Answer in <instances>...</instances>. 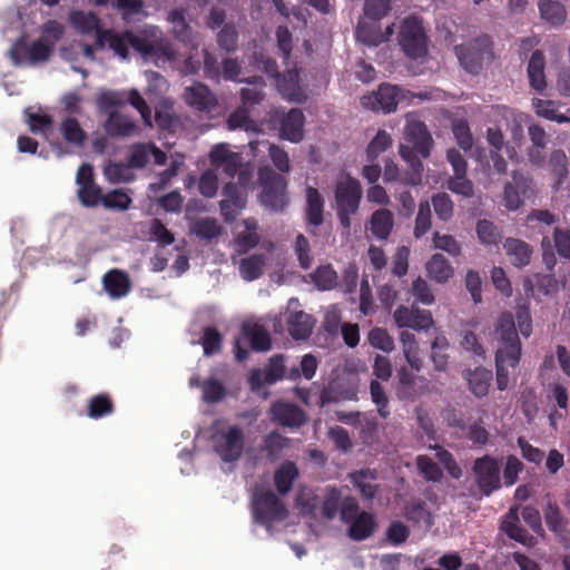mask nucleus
<instances>
[{
  "label": "nucleus",
  "mask_w": 570,
  "mask_h": 570,
  "mask_svg": "<svg viewBox=\"0 0 570 570\" xmlns=\"http://www.w3.org/2000/svg\"><path fill=\"white\" fill-rule=\"evenodd\" d=\"M303 124H305V117L302 111L299 109H291L281 119V137L291 142H299L303 138Z\"/></svg>",
  "instance_id": "obj_28"
},
{
  "label": "nucleus",
  "mask_w": 570,
  "mask_h": 570,
  "mask_svg": "<svg viewBox=\"0 0 570 570\" xmlns=\"http://www.w3.org/2000/svg\"><path fill=\"white\" fill-rule=\"evenodd\" d=\"M147 81V95L151 98H158L168 90V81L164 76L156 71H146L144 73Z\"/></svg>",
  "instance_id": "obj_61"
},
{
  "label": "nucleus",
  "mask_w": 570,
  "mask_h": 570,
  "mask_svg": "<svg viewBox=\"0 0 570 570\" xmlns=\"http://www.w3.org/2000/svg\"><path fill=\"white\" fill-rule=\"evenodd\" d=\"M151 157L158 165H164L166 161V155L154 144H137L131 147L129 165L131 168H141Z\"/></svg>",
  "instance_id": "obj_31"
},
{
  "label": "nucleus",
  "mask_w": 570,
  "mask_h": 570,
  "mask_svg": "<svg viewBox=\"0 0 570 570\" xmlns=\"http://www.w3.org/2000/svg\"><path fill=\"white\" fill-rule=\"evenodd\" d=\"M456 55L462 67L471 73H476L481 68L483 52L472 49L470 45H458Z\"/></svg>",
  "instance_id": "obj_42"
},
{
  "label": "nucleus",
  "mask_w": 570,
  "mask_h": 570,
  "mask_svg": "<svg viewBox=\"0 0 570 570\" xmlns=\"http://www.w3.org/2000/svg\"><path fill=\"white\" fill-rule=\"evenodd\" d=\"M61 134H63L66 141L76 146H81L85 139V132L73 118H67L61 122Z\"/></svg>",
  "instance_id": "obj_64"
},
{
  "label": "nucleus",
  "mask_w": 570,
  "mask_h": 570,
  "mask_svg": "<svg viewBox=\"0 0 570 570\" xmlns=\"http://www.w3.org/2000/svg\"><path fill=\"white\" fill-rule=\"evenodd\" d=\"M432 137L426 130L425 124L409 115L405 118L404 142L400 145V155L415 171L421 168L420 158L431 155Z\"/></svg>",
  "instance_id": "obj_4"
},
{
  "label": "nucleus",
  "mask_w": 570,
  "mask_h": 570,
  "mask_svg": "<svg viewBox=\"0 0 570 570\" xmlns=\"http://www.w3.org/2000/svg\"><path fill=\"white\" fill-rule=\"evenodd\" d=\"M311 278L317 289H333L337 285V273L330 265L317 267L316 272L312 273Z\"/></svg>",
  "instance_id": "obj_50"
},
{
  "label": "nucleus",
  "mask_w": 570,
  "mask_h": 570,
  "mask_svg": "<svg viewBox=\"0 0 570 570\" xmlns=\"http://www.w3.org/2000/svg\"><path fill=\"white\" fill-rule=\"evenodd\" d=\"M284 376V360L279 356H273L266 367L253 370L249 376L250 389L261 393L267 384H273Z\"/></svg>",
  "instance_id": "obj_18"
},
{
  "label": "nucleus",
  "mask_w": 570,
  "mask_h": 570,
  "mask_svg": "<svg viewBox=\"0 0 570 570\" xmlns=\"http://www.w3.org/2000/svg\"><path fill=\"white\" fill-rule=\"evenodd\" d=\"M531 188L525 176L513 173L512 183L505 185L503 190V204L509 210H518L523 205L524 199L529 198Z\"/></svg>",
  "instance_id": "obj_21"
},
{
  "label": "nucleus",
  "mask_w": 570,
  "mask_h": 570,
  "mask_svg": "<svg viewBox=\"0 0 570 570\" xmlns=\"http://www.w3.org/2000/svg\"><path fill=\"white\" fill-rule=\"evenodd\" d=\"M252 517L253 523L266 528L271 533L275 524L285 520L286 510L274 493L256 491L252 501Z\"/></svg>",
  "instance_id": "obj_5"
},
{
  "label": "nucleus",
  "mask_w": 570,
  "mask_h": 570,
  "mask_svg": "<svg viewBox=\"0 0 570 570\" xmlns=\"http://www.w3.org/2000/svg\"><path fill=\"white\" fill-rule=\"evenodd\" d=\"M362 196L361 184L348 175L338 177L334 198H336L337 208L345 210H357L360 208Z\"/></svg>",
  "instance_id": "obj_13"
},
{
  "label": "nucleus",
  "mask_w": 570,
  "mask_h": 570,
  "mask_svg": "<svg viewBox=\"0 0 570 570\" xmlns=\"http://www.w3.org/2000/svg\"><path fill=\"white\" fill-rule=\"evenodd\" d=\"M249 149L253 157H257V155L264 150L268 151L269 159H272L279 173L289 171L288 154H286L283 148L269 144L268 140H250Z\"/></svg>",
  "instance_id": "obj_27"
},
{
  "label": "nucleus",
  "mask_w": 570,
  "mask_h": 570,
  "mask_svg": "<svg viewBox=\"0 0 570 570\" xmlns=\"http://www.w3.org/2000/svg\"><path fill=\"white\" fill-rule=\"evenodd\" d=\"M313 318L311 315L301 311L299 301L289 298L287 305V325L291 336L295 340H306L311 336L313 328Z\"/></svg>",
  "instance_id": "obj_15"
},
{
  "label": "nucleus",
  "mask_w": 570,
  "mask_h": 570,
  "mask_svg": "<svg viewBox=\"0 0 570 570\" xmlns=\"http://www.w3.org/2000/svg\"><path fill=\"white\" fill-rule=\"evenodd\" d=\"M110 49L121 60H126L130 49L140 53L146 62L158 67L165 66L176 58L170 40L159 27L146 24L136 31H108L98 36V49Z\"/></svg>",
  "instance_id": "obj_1"
},
{
  "label": "nucleus",
  "mask_w": 570,
  "mask_h": 570,
  "mask_svg": "<svg viewBox=\"0 0 570 570\" xmlns=\"http://www.w3.org/2000/svg\"><path fill=\"white\" fill-rule=\"evenodd\" d=\"M228 128L230 130L243 129L247 132L256 130V125L248 118L246 106H240L229 115Z\"/></svg>",
  "instance_id": "obj_57"
},
{
  "label": "nucleus",
  "mask_w": 570,
  "mask_h": 570,
  "mask_svg": "<svg viewBox=\"0 0 570 570\" xmlns=\"http://www.w3.org/2000/svg\"><path fill=\"white\" fill-rule=\"evenodd\" d=\"M76 181L78 185L77 195L81 204L86 206H96L101 198L100 188L94 183L92 167L88 164H82L78 168Z\"/></svg>",
  "instance_id": "obj_19"
},
{
  "label": "nucleus",
  "mask_w": 570,
  "mask_h": 570,
  "mask_svg": "<svg viewBox=\"0 0 570 570\" xmlns=\"http://www.w3.org/2000/svg\"><path fill=\"white\" fill-rule=\"evenodd\" d=\"M413 98V94L397 85L383 83L379 86L376 91L363 96L361 98V105L373 111L390 114L397 108V105L410 101Z\"/></svg>",
  "instance_id": "obj_7"
},
{
  "label": "nucleus",
  "mask_w": 570,
  "mask_h": 570,
  "mask_svg": "<svg viewBox=\"0 0 570 570\" xmlns=\"http://www.w3.org/2000/svg\"><path fill=\"white\" fill-rule=\"evenodd\" d=\"M464 377L469 383L470 392L476 397H483L491 385L492 371L479 366L472 371H465Z\"/></svg>",
  "instance_id": "obj_35"
},
{
  "label": "nucleus",
  "mask_w": 570,
  "mask_h": 570,
  "mask_svg": "<svg viewBox=\"0 0 570 570\" xmlns=\"http://www.w3.org/2000/svg\"><path fill=\"white\" fill-rule=\"evenodd\" d=\"M342 520L348 524L350 538L356 541L370 538L376 525L372 514L357 511L356 501L351 498L344 499Z\"/></svg>",
  "instance_id": "obj_10"
},
{
  "label": "nucleus",
  "mask_w": 570,
  "mask_h": 570,
  "mask_svg": "<svg viewBox=\"0 0 570 570\" xmlns=\"http://www.w3.org/2000/svg\"><path fill=\"white\" fill-rule=\"evenodd\" d=\"M185 102L198 111L210 112L217 106V98L207 86L195 83L185 89Z\"/></svg>",
  "instance_id": "obj_23"
},
{
  "label": "nucleus",
  "mask_w": 570,
  "mask_h": 570,
  "mask_svg": "<svg viewBox=\"0 0 570 570\" xmlns=\"http://www.w3.org/2000/svg\"><path fill=\"white\" fill-rule=\"evenodd\" d=\"M393 33V28L387 27L385 31L379 28L377 22L366 21V19H360L358 27H356V39L360 42L374 47L382 42L387 41L389 37Z\"/></svg>",
  "instance_id": "obj_25"
},
{
  "label": "nucleus",
  "mask_w": 570,
  "mask_h": 570,
  "mask_svg": "<svg viewBox=\"0 0 570 570\" xmlns=\"http://www.w3.org/2000/svg\"><path fill=\"white\" fill-rule=\"evenodd\" d=\"M533 107L537 116L543 117L548 120L556 121L558 124H563L570 121L568 117L558 111L556 102L543 99H534Z\"/></svg>",
  "instance_id": "obj_48"
},
{
  "label": "nucleus",
  "mask_w": 570,
  "mask_h": 570,
  "mask_svg": "<svg viewBox=\"0 0 570 570\" xmlns=\"http://www.w3.org/2000/svg\"><path fill=\"white\" fill-rule=\"evenodd\" d=\"M126 102H130L140 112L144 124L150 125V109L136 89L129 91L102 90L98 94L97 104L100 111L109 112L105 129L110 136L132 137L138 132V128L130 117L114 110Z\"/></svg>",
  "instance_id": "obj_2"
},
{
  "label": "nucleus",
  "mask_w": 570,
  "mask_h": 570,
  "mask_svg": "<svg viewBox=\"0 0 570 570\" xmlns=\"http://www.w3.org/2000/svg\"><path fill=\"white\" fill-rule=\"evenodd\" d=\"M259 237L257 235V222L255 218H245L236 225L234 239V250L238 255H244L247 250L257 246Z\"/></svg>",
  "instance_id": "obj_22"
},
{
  "label": "nucleus",
  "mask_w": 570,
  "mask_h": 570,
  "mask_svg": "<svg viewBox=\"0 0 570 570\" xmlns=\"http://www.w3.org/2000/svg\"><path fill=\"white\" fill-rule=\"evenodd\" d=\"M246 346L261 352L269 350V335L261 323L249 320L242 324V335L235 340V357L237 361L243 362L246 360Z\"/></svg>",
  "instance_id": "obj_9"
},
{
  "label": "nucleus",
  "mask_w": 570,
  "mask_h": 570,
  "mask_svg": "<svg viewBox=\"0 0 570 570\" xmlns=\"http://www.w3.org/2000/svg\"><path fill=\"white\" fill-rule=\"evenodd\" d=\"M390 11L389 0H366L364 16L360 20L379 22Z\"/></svg>",
  "instance_id": "obj_54"
},
{
  "label": "nucleus",
  "mask_w": 570,
  "mask_h": 570,
  "mask_svg": "<svg viewBox=\"0 0 570 570\" xmlns=\"http://www.w3.org/2000/svg\"><path fill=\"white\" fill-rule=\"evenodd\" d=\"M344 500H341V494L337 489L328 488L326 491L325 500L322 504V513L326 519L332 520L337 515L338 511H343Z\"/></svg>",
  "instance_id": "obj_53"
},
{
  "label": "nucleus",
  "mask_w": 570,
  "mask_h": 570,
  "mask_svg": "<svg viewBox=\"0 0 570 570\" xmlns=\"http://www.w3.org/2000/svg\"><path fill=\"white\" fill-rule=\"evenodd\" d=\"M400 343H402L404 360L409 363L411 371L420 372L422 360L414 334L407 331L400 333Z\"/></svg>",
  "instance_id": "obj_41"
},
{
  "label": "nucleus",
  "mask_w": 570,
  "mask_h": 570,
  "mask_svg": "<svg viewBox=\"0 0 570 570\" xmlns=\"http://www.w3.org/2000/svg\"><path fill=\"white\" fill-rule=\"evenodd\" d=\"M502 246L503 250H505L509 263L515 267L524 268L530 264L532 247L525 242L519 238L508 237L503 240Z\"/></svg>",
  "instance_id": "obj_26"
},
{
  "label": "nucleus",
  "mask_w": 570,
  "mask_h": 570,
  "mask_svg": "<svg viewBox=\"0 0 570 570\" xmlns=\"http://www.w3.org/2000/svg\"><path fill=\"white\" fill-rule=\"evenodd\" d=\"M191 233L203 239H213L218 237L220 227L214 218H198L191 223Z\"/></svg>",
  "instance_id": "obj_52"
},
{
  "label": "nucleus",
  "mask_w": 570,
  "mask_h": 570,
  "mask_svg": "<svg viewBox=\"0 0 570 570\" xmlns=\"http://www.w3.org/2000/svg\"><path fill=\"white\" fill-rule=\"evenodd\" d=\"M269 413H272V420L284 428L299 429L306 423L305 412L289 402L277 401L272 405Z\"/></svg>",
  "instance_id": "obj_20"
},
{
  "label": "nucleus",
  "mask_w": 570,
  "mask_h": 570,
  "mask_svg": "<svg viewBox=\"0 0 570 570\" xmlns=\"http://www.w3.org/2000/svg\"><path fill=\"white\" fill-rule=\"evenodd\" d=\"M353 483L364 498H373L376 492V473L373 470L356 471L351 474Z\"/></svg>",
  "instance_id": "obj_46"
},
{
  "label": "nucleus",
  "mask_w": 570,
  "mask_h": 570,
  "mask_svg": "<svg viewBox=\"0 0 570 570\" xmlns=\"http://www.w3.org/2000/svg\"><path fill=\"white\" fill-rule=\"evenodd\" d=\"M99 203L110 209L126 210L130 206L131 199L126 193L116 189L100 197Z\"/></svg>",
  "instance_id": "obj_60"
},
{
  "label": "nucleus",
  "mask_w": 570,
  "mask_h": 570,
  "mask_svg": "<svg viewBox=\"0 0 570 570\" xmlns=\"http://www.w3.org/2000/svg\"><path fill=\"white\" fill-rule=\"evenodd\" d=\"M266 254H252L239 259V274L244 281H256L263 275V269L266 267Z\"/></svg>",
  "instance_id": "obj_36"
},
{
  "label": "nucleus",
  "mask_w": 570,
  "mask_h": 570,
  "mask_svg": "<svg viewBox=\"0 0 570 570\" xmlns=\"http://www.w3.org/2000/svg\"><path fill=\"white\" fill-rule=\"evenodd\" d=\"M104 288L111 298H120L130 293V278L118 269L110 271L104 275Z\"/></svg>",
  "instance_id": "obj_32"
},
{
  "label": "nucleus",
  "mask_w": 570,
  "mask_h": 570,
  "mask_svg": "<svg viewBox=\"0 0 570 570\" xmlns=\"http://www.w3.org/2000/svg\"><path fill=\"white\" fill-rule=\"evenodd\" d=\"M168 21L171 24V32H174L176 39L193 47L198 46L196 38L193 36L191 28L186 23L185 14L181 10L169 12Z\"/></svg>",
  "instance_id": "obj_37"
},
{
  "label": "nucleus",
  "mask_w": 570,
  "mask_h": 570,
  "mask_svg": "<svg viewBox=\"0 0 570 570\" xmlns=\"http://www.w3.org/2000/svg\"><path fill=\"white\" fill-rule=\"evenodd\" d=\"M501 110L502 116L505 117L509 122V128H511L514 144H519L523 139V126L529 120V116L507 107H502Z\"/></svg>",
  "instance_id": "obj_45"
},
{
  "label": "nucleus",
  "mask_w": 570,
  "mask_h": 570,
  "mask_svg": "<svg viewBox=\"0 0 570 570\" xmlns=\"http://www.w3.org/2000/svg\"><path fill=\"white\" fill-rule=\"evenodd\" d=\"M544 67V55L541 53V51L535 50L531 53V58L529 60L528 76L531 89L540 94L546 90L547 87Z\"/></svg>",
  "instance_id": "obj_33"
},
{
  "label": "nucleus",
  "mask_w": 570,
  "mask_h": 570,
  "mask_svg": "<svg viewBox=\"0 0 570 570\" xmlns=\"http://www.w3.org/2000/svg\"><path fill=\"white\" fill-rule=\"evenodd\" d=\"M323 197L317 189L306 188V219L312 226H320L323 223Z\"/></svg>",
  "instance_id": "obj_39"
},
{
  "label": "nucleus",
  "mask_w": 570,
  "mask_h": 570,
  "mask_svg": "<svg viewBox=\"0 0 570 570\" xmlns=\"http://www.w3.org/2000/svg\"><path fill=\"white\" fill-rule=\"evenodd\" d=\"M540 17L547 23L552 26H560L567 20V10L561 2L556 0H539Z\"/></svg>",
  "instance_id": "obj_40"
},
{
  "label": "nucleus",
  "mask_w": 570,
  "mask_h": 570,
  "mask_svg": "<svg viewBox=\"0 0 570 570\" xmlns=\"http://www.w3.org/2000/svg\"><path fill=\"white\" fill-rule=\"evenodd\" d=\"M279 95L293 102H302L306 98L299 80V72L296 69H288L287 73L277 81Z\"/></svg>",
  "instance_id": "obj_29"
},
{
  "label": "nucleus",
  "mask_w": 570,
  "mask_h": 570,
  "mask_svg": "<svg viewBox=\"0 0 570 570\" xmlns=\"http://www.w3.org/2000/svg\"><path fill=\"white\" fill-rule=\"evenodd\" d=\"M367 342H370L372 347L385 353H390L394 350L393 337L381 327H375L370 332V335H367Z\"/></svg>",
  "instance_id": "obj_59"
},
{
  "label": "nucleus",
  "mask_w": 570,
  "mask_h": 570,
  "mask_svg": "<svg viewBox=\"0 0 570 570\" xmlns=\"http://www.w3.org/2000/svg\"><path fill=\"white\" fill-rule=\"evenodd\" d=\"M53 47V45H48L39 40L28 45L27 41L21 38L12 45L10 58L16 66H32L47 61Z\"/></svg>",
  "instance_id": "obj_12"
},
{
  "label": "nucleus",
  "mask_w": 570,
  "mask_h": 570,
  "mask_svg": "<svg viewBox=\"0 0 570 570\" xmlns=\"http://www.w3.org/2000/svg\"><path fill=\"white\" fill-rule=\"evenodd\" d=\"M70 24L72 29L82 33V35H96V48L98 49V36L100 33H105L108 30H102L99 28V19L97 14L91 12H86L81 10H76L70 13L69 17Z\"/></svg>",
  "instance_id": "obj_30"
},
{
  "label": "nucleus",
  "mask_w": 570,
  "mask_h": 570,
  "mask_svg": "<svg viewBox=\"0 0 570 570\" xmlns=\"http://www.w3.org/2000/svg\"><path fill=\"white\" fill-rule=\"evenodd\" d=\"M399 45L406 56L419 59L426 53V37L421 22L415 17L403 20L399 31Z\"/></svg>",
  "instance_id": "obj_11"
},
{
  "label": "nucleus",
  "mask_w": 570,
  "mask_h": 570,
  "mask_svg": "<svg viewBox=\"0 0 570 570\" xmlns=\"http://www.w3.org/2000/svg\"><path fill=\"white\" fill-rule=\"evenodd\" d=\"M394 322L400 328H413L415 331L429 330L432 327V314L428 309H420L400 305L393 313Z\"/></svg>",
  "instance_id": "obj_14"
},
{
  "label": "nucleus",
  "mask_w": 570,
  "mask_h": 570,
  "mask_svg": "<svg viewBox=\"0 0 570 570\" xmlns=\"http://www.w3.org/2000/svg\"><path fill=\"white\" fill-rule=\"evenodd\" d=\"M297 469L294 463L287 462L278 468L276 474H274V481L279 493H288L292 483L296 479Z\"/></svg>",
  "instance_id": "obj_49"
},
{
  "label": "nucleus",
  "mask_w": 570,
  "mask_h": 570,
  "mask_svg": "<svg viewBox=\"0 0 570 570\" xmlns=\"http://www.w3.org/2000/svg\"><path fill=\"white\" fill-rule=\"evenodd\" d=\"M393 225V214L390 209L381 208L371 215L370 226H367V228H370L372 236L376 237V239L384 240L389 237Z\"/></svg>",
  "instance_id": "obj_34"
},
{
  "label": "nucleus",
  "mask_w": 570,
  "mask_h": 570,
  "mask_svg": "<svg viewBox=\"0 0 570 570\" xmlns=\"http://www.w3.org/2000/svg\"><path fill=\"white\" fill-rule=\"evenodd\" d=\"M431 228V205L429 202H422L419 206V214L415 217L414 237L424 236Z\"/></svg>",
  "instance_id": "obj_62"
},
{
  "label": "nucleus",
  "mask_w": 570,
  "mask_h": 570,
  "mask_svg": "<svg viewBox=\"0 0 570 570\" xmlns=\"http://www.w3.org/2000/svg\"><path fill=\"white\" fill-rule=\"evenodd\" d=\"M452 132L460 148L464 151L471 150L474 140L472 139L469 124L464 119L458 118L452 121Z\"/></svg>",
  "instance_id": "obj_51"
},
{
  "label": "nucleus",
  "mask_w": 570,
  "mask_h": 570,
  "mask_svg": "<svg viewBox=\"0 0 570 570\" xmlns=\"http://www.w3.org/2000/svg\"><path fill=\"white\" fill-rule=\"evenodd\" d=\"M432 206H434L438 219L448 222L453 216V202H451L446 193H438L432 197Z\"/></svg>",
  "instance_id": "obj_63"
},
{
  "label": "nucleus",
  "mask_w": 570,
  "mask_h": 570,
  "mask_svg": "<svg viewBox=\"0 0 570 570\" xmlns=\"http://www.w3.org/2000/svg\"><path fill=\"white\" fill-rule=\"evenodd\" d=\"M405 517H407L409 521L420 524L425 529H430L432 525L431 514L421 501L411 502L407 510H405Z\"/></svg>",
  "instance_id": "obj_56"
},
{
  "label": "nucleus",
  "mask_w": 570,
  "mask_h": 570,
  "mask_svg": "<svg viewBox=\"0 0 570 570\" xmlns=\"http://www.w3.org/2000/svg\"><path fill=\"white\" fill-rule=\"evenodd\" d=\"M209 163L214 170H223L225 175L234 177L242 165V156L239 153L229 148L228 144H218L213 146L208 154Z\"/></svg>",
  "instance_id": "obj_16"
},
{
  "label": "nucleus",
  "mask_w": 570,
  "mask_h": 570,
  "mask_svg": "<svg viewBox=\"0 0 570 570\" xmlns=\"http://www.w3.org/2000/svg\"><path fill=\"white\" fill-rule=\"evenodd\" d=\"M131 168L130 165L110 163L105 167L104 174L110 183H127L132 180Z\"/></svg>",
  "instance_id": "obj_55"
},
{
  "label": "nucleus",
  "mask_w": 570,
  "mask_h": 570,
  "mask_svg": "<svg viewBox=\"0 0 570 570\" xmlns=\"http://www.w3.org/2000/svg\"><path fill=\"white\" fill-rule=\"evenodd\" d=\"M474 473L482 493L489 495L499 488V465L495 460L488 456L476 459Z\"/></svg>",
  "instance_id": "obj_17"
},
{
  "label": "nucleus",
  "mask_w": 570,
  "mask_h": 570,
  "mask_svg": "<svg viewBox=\"0 0 570 570\" xmlns=\"http://www.w3.org/2000/svg\"><path fill=\"white\" fill-rule=\"evenodd\" d=\"M497 336V386L503 391L508 389L510 371L518 366L521 347L511 313H503L498 320Z\"/></svg>",
  "instance_id": "obj_3"
},
{
  "label": "nucleus",
  "mask_w": 570,
  "mask_h": 570,
  "mask_svg": "<svg viewBox=\"0 0 570 570\" xmlns=\"http://www.w3.org/2000/svg\"><path fill=\"white\" fill-rule=\"evenodd\" d=\"M425 268L428 276L439 284L448 282L453 276V267L442 254L432 255Z\"/></svg>",
  "instance_id": "obj_38"
},
{
  "label": "nucleus",
  "mask_w": 570,
  "mask_h": 570,
  "mask_svg": "<svg viewBox=\"0 0 570 570\" xmlns=\"http://www.w3.org/2000/svg\"><path fill=\"white\" fill-rule=\"evenodd\" d=\"M426 380L415 376L409 367L403 366L397 370V394L399 397L410 400L420 393L426 391Z\"/></svg>",
  "instance_id": "obj_24"
},
{
  "label": "nucleus",
  "mask_w": 570,
  "mask_h": 570,
  "mask_svg": "<svg viewBox=\"0 0 570 570\" xmlns=\"http://www.w3.org/2000/svg\"><path fill=\"white\" fill-rule=\"evenodd\" d=\"M502 529L505 531L509 538L514 539L524 546L531 544L532 538L529 537V534L520 528L518 515L513 510L509 512L505 521H503Z\"/></svg>",
  "instance_id": "obj_47"
},
{
  "label": "nucleus",
  "mask_w": 570,
  "mask_h": 570,
  "mask_svg": "<svg viewBox=\"0 0 570 570\" xmlns=\"http://www.w3.org/2000/svg\"><path fill=\"white\" fill-rule=\"evenodd\" d=\"M27 124L29 129H31L35 134H40L45 137H49V134L52 130L51 118L48 114L41 110H32V108H27L26 110Z\"/></svg>",
  "instance_id": "obj_44"
},
{
  "label": "nucleus",
  "mask_w": 570,
  "mask_h": 570,
  "mask_svg": "<svg viewBox=\"0 0 570 570\" xmlns=\"http://www.w3.org/2000/svg\"><path fill=\"white\" fill-rule=\"evenodd\" d=\"M476 236H479V240L485 246L497 245L500 239V233L495 225L487 219H481L476 223Z\"/></svg>",
  "instance_id": "obj_58"
},
{
  "label": "nucleus",
  "mask_w": 570,
  "mask_h": 570,
  "mask_svg": "<svg viewBox=\"0 0 570 570\" xmlns=\"http://www.w3.org/2000/svg\"><path fill=\"white\" fill-rule=\"evenodd\" d=\"M235 189L232 185H226L224 188L225 198L219 203L220 214H223L225 220H234L239 209L245 206V199L239 196H233L230 193Z\"/></svg>",
  "instance_id": "obj_43"
},
{
  "label": "nucleus",
  "mask_w": 570,
  "mask_h": 570,
  "mask_svg": "<svg viewBox=\"0 0 570 570\" xmlns=\"http://www.w3.org/2000/svg\"><path fill=\"white\" fill-rule=\"evenodd\" d=\"M258 181L262 185L261 200L263 206L273 210H282L288 202L285 193V178L268 167H262L258 170Z\"/></svg>",
  "instance_id": "obj_8"
},
{
  "label": "nucleus",
  "mask_w": 570,
  "mask_h": 570,
  "mask_svg": "<svg viewBox=\"0 0 570 570\" xmlns=\"http://www.w3.org/2000/svg\"><path fill=\"white\" fill-rule=\"evenodd\" d=\"M209 442L220 461L234 463L240 459L245 448V434L236 425H224L213 432Z\"/></svg>",
  "instance_id": "obj_6"
}]
</instances>
